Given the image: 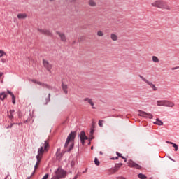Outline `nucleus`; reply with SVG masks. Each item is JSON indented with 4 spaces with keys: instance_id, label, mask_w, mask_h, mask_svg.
Listing matches in <instances>:
<instances>
[{
    "instance_id": "nucleus-1",
    "label": "nucleus",
    "mask_w": 179,
    "mask_h": 179,
    "mask_svg": "<svg viewBox=\"0 0 179 179\" xmlns=\"http://www.w3.org/2000/svg\"><path fill=\"white\" fill-rule=\"evenodd\" d=\"M76 137V131H71L69 134L64 145L66 152H71V150L73 149V146H75V143L73 142L75 141Z\"/></svg>"
},
{
    "instance_id": "nucleus-2",
    "label": "nucleus",
    "mask_w": 179,
    "mask_h": 179,
    "mask_svg": "<svg viewBox=\"0 0 179 179\" xmlns=\"http://www.w3.org/2000/svg\"><path fill=\"white\" fill-rule=\"evenodd\" d=\"M154 8H159V9H166V10H171V7L167 5V3L163 0H157L151 3Z\"/></svg>"
},
{
    "instance_id": "nucleus-3",
    "label": "nucleus",
    "mask_w": 179,
    "mask_h": 179,
    "mask_svg": "<svg viewBox=\"0 0 179 179\" xmlns=\"http://www.w3.org/2000/svg\"><path fill=\"white\" fill-rule=\"evenodd\" d=\"M139 78H141V79L143 80V82H145L147 85H148V86H150L151 87V89H152V90H154V92H156V90H157V87H156V85H155V84H152V82L148 80V79H146L145 77L139 75L138 76Z\"/></svg>"
},
{
    "instance_id": "nucleus-4",
    "label": "nucleus",
    "mask_w": 179,
    "mask_h": 179,
    "mask_svg": "<svg viewBox=\"0 0 179 179\" xmlns=\"http://www.w3.org/2000/svg\"><path fill=\"white\" fill-rule=\"evenodd\" d=\"M42 62L46 71H48V72H51V70L52 69V64H50L49 61L44 59L42 60Z\"/></svg>"
},
{
    "instance_id": "nucleus-5",
    "label": "nucleus",
    "mask_w": 179,
    "mask_h": 179,
    "mask_svg": "<svg viewBox=\"0 0 179 179\" xmlns=\"http://www.w3.org/2000/svg\"><path fill=\"white\" fill-rule=\"evenodd\" d=\"M128 166L131 167V169H136L137 170H141L142 169V166L141 165L135 163V162L132 161V159H130L128 163Z\"/></svg>"
},
{
    "instance_id": "nucleus-6",
    "label": "nucleus",
    "mask_w": 179,
    "mask_h": 179,
    "mask_svg": "<svg viewBox=\"0 0 179 179\" xmlns=\"http://www.w3.org/2000/svg\"><path fill=\"white\" fill-rule=\"evenodd\" d=\"M79 138L82 145H85L86 143L85 141L89 139V138L86 136V133L83 131L80 133Z\"/></svg>"
},
{
    "instance_id": "nucleus-7",
    "label": "nucleus",
    "mask_w": 179,
    "mask_h": 179,
    "mask_svg": "<svg viewBox=\"0 0 179 179\" xmlns=\"http://www.w3.org/2000/svg\"><path fill=\"white\" fill-rule=\"evenodd\" d=\"M138 115L140 117H144L145 118H149V120H153V115L149 113H146L145 111L138 110Z\"/></svg>"
},
{
    "instance_id": "nucleus-8",
    "label": "nucleus",
    "mask_w": 179,
    "mask_h": 179,
    "mask_svg": "<svg viewBox=\"0 0 179 179\" xmlns=\"http://www.w3.org/2000/svg\"><path fill=\"white\" fill-rule=\"evenodd\" d=\"M38 31L41 33V34H44V36H52V32L48 29H38Z\"/></svg>"
},
{
    "instance_id": "nucleus-9",
    "label": "nucleus",
    "mask_w": 179,
    "mask_h": 179,
    "mask_svg": "<svg viewBox=\"0 0 179 179\" xmlns=\"http://www.w3.org/2000/svg\"><path fill=\"white\" fill-rule=\"evenodd\" d=\"M56 34L59 36L62 43H66V36L63 32L56 31Z\"/></svg>"
},
{
    "instance_id": "nucleus-10",
    "label": "nucleus",
    "mask_w": 179,
    "mask_h": 179,
    "mask_svg": "<svg viewBox=\"0 0 179 179\" xmlns=\"http://www.w3.org/2000/svg\"><path fill=\"white\" fill-rule=\"evenodd\" d=\"M44 145L41 146L40 148L38 149V155H36V159H41L43 157V155H44Z\"/></svg>"
},
{
    "instance_id": "nucleus-11",
    "label": "nucleus",
    "mask_w": 179,
    "mask_h": 179,
    "mask_svg": "<svg viewBox=\"0 0 179 179\" xmlns=\"http://www.w3.org/2000/svg\"><path fill=\"white\" fill-rule=\"evenodd\" d=\"M56 176L58 177V178H62V177H65V176H66V171H65L64 170L60 169L58 170L56 172Z\"/></svg>"
},
{
    "instance_id": "nucleus-12",
    "label": "nucleus",
    "mask_w": 179,
    "mask_h": 179,
    "mask_svg": "<svg viewBox=\"0 0 179 179\" xmlns=\"http://www.w3.org/2000/svg\"><path fill=\"white\" fill-rule=\"evenodd\" d=\"M84 101H87L89 104L92 107L93 110H96V107H94V102H93V99L90 98H85Z\"/></svg>"
},
{
    "instance_id": "nucleus-13",
    "label": "nucleus",
    "mask_w": 179,
    "mask_h": 179,
    "mask_svg": "<svg viewBox=\"0 0 179 179\" xmlns=\"http://www.w3.org/2000/svg\"><path fill=\"white\" fill-rule=\"evenodd\" d=\"M175 104L168 100H164V107H174Z\"/></svg>"
},
{
    "instance_id": "nucleus-14",
    "label": "nucleus",
    "mask_w": 179,
    "mask_h": 179,
    "mask_svg": "<svg viewBox=\"0 0 179 179\" xmlns=\"http://www.w3.org/2000/svg\"><path fill=\"white\" fill-rule=\"evenodd\" d=\"M62 89L64 93V94H68V85L62 83Z\"/></svg>"
},
{
    "instance_id": "nucleus-15",
    "label": "nucleus",
    "mask_w": 179,
    "mask_h": 179,
    "mask_svg": "<svg viewBox=\"0 0 179 179\" xmlns=\"http://www.w3.org/2000/svg\"><path fill=\"white\" fill-rule=\"evenodd\" d=\"M116 155L117 157L110 158V160H118V157H121V159H125V157L122 156V154L116 152Z\"/></svg>"
},
{
    "instance_id": "nucleus-16",
    "label": "nucleus",
    "mask_w": 179,
    "mask_h": 179,
    "mask_svg": "<svg viewBox=\"0 0 179 179\" xmlns=\"http://www.w3.org/2000/svg\"><path fill=\"white\" fill-rule=\"evenodd\" d=\"M17 19H26L27 17V14L26 13H19L17 15Z\"/></svg>"
},
{
    "instance_id": "nucleus-17",
    "label": "nucleus",
    "mask_w": 179,
    "mask_h": 179,
    "mask_svg": "<svg viewBox=\"0 0 179 179\" xmlns=\"http://www.w3.org/2000/svg\"><path fill=\"white\" fill-rule=\"evenodd\" d=\"M31 82H32L33 83H36V85H38L39 86H44V83H41L40 81H37V80L36 79H31Z\"/></svg>"
},
{
    "instance_id": "nucleus-18",
    "label": "nucleus",
    "mask_w": 179,
    "mask_h": 179,
    "mask_svg": "<svg viewBox=\"0 0 179 179\" xmlns=\"http://www.w3.org/2000/svg\"><path fill=\"white\" fill-rule=\"evenodd\" d=\"M153 124H155V125H158L159 127H162V125H163V122L160 120V119L157 118L156 122H154Z\"/></svg>"
},
{
    "instance_id": "nucleus-19",
    "label": "nucleus",
    "mask_w": 179,
    "mask_h": 179,
    "mask_svg": "<svg viewBox=\"0 0 179 179\" xmlns=\"http://www.w3.org/2000/svg\"><path fill=\"white\" fill-rule=\"evenodd\" d=\"M110 38L113 41H117L118 40V36L113 33L110 34Z\"/></svg>"
},
{
    "instance_id": "nucleus-20",
    "label": "nucleus",
    "mask_w": 179,
    "mask_h": 179,
    "mask_svg": "<svg viewBox=\"0 0 179 179\" xmlns=\"http://www.w3.org/2000/svg\"><path fill=\"white\" fill-rule=\"evenodd\" d=\"M57 159H61L62 157V153H61V148H58L56 152Z\"/></svg>"
},
{
    "instance_id": "nucleus-21",
    "label": "nucleus",
    "mask_w": 179,
    "mask_h": 179,
    "mask_svg": "<svg viewBox=\"0 0 179 179\" xmlns=\"http://www.w3.org/2000/svg\"><path fill=\"white\" fill-rule=\"evenodd\" d=\"M13 113H15V110H10V111L8 112V117L10 120H13Z\"/></svg>"
},
{
    "instance_id": "nucleus-22",
    "label": "nucleus",
    "mask_w": 179,
    "mask_h": 179,
    "mask_svg": "<svg viewBox=\"0 0 179 179\" xmlns=\"http://www.w3.org/2000/svg\"><path fill=\"white\" fill-rule=\"evenodd\" d=\"M166 143H169L170 145H173V147L175 149V152H177V150H178V145H177V144L171 142V141H166Z\"/></svg>"
},
{
    "instance_id": "nucleus-23",
    "label": "nucleus",
    "mask_w": 179,
    "mask_h": 179,
    "mask_svg": "<svg viewBox=\"0 0 179 179\" xmlns=\"http://www.w3.org/2000/svg\"><path fill=\"white\" fill-rule=\"evenodd\" d=\"M121 166H122V163L116 164L114 167L115 171H118L121 169Z\"/></svg>"
},
{
    "instance_id": "nucleus-24",
    "label": "nucleus",
    "mask_w": 179,
    "mask_h": 179,
    "mask_svg": "<svg viewBox=\"0 0 179 179\" xmlns=\"http://www.w3.org/2000/svg\"><path fill=\"white\" fill-rule=\"evenodd\" d=\"M157 106L164 107V100L157 101Z\"/></svg>"
},
{
    "instance_id": "nucleus-25",
    "label": "nucleus",
    "mask_w": 179,
    "mask_h": 179,
    "mask_svg": "<svg viewBox=\"0 0 179 179\" xmlns=\"http://www.w3.org/2000/svg\"><path fill=\"white\" fill-rule=\"evenodd\" d=\"M6 97H7V95H6V92H1V93H0V99H1V100L6 99Z\"/></svg>"
},
{
    "instance_id": "nucleus-26",
    "label": "nucleus",
    "mask_w": 179,
    "mask_h": 179,
    "mask_svg": "<svg viewBox=\"0 0 179 179\" xmlns=\"http://www.w3.org/2000/svg\"><path fill=\"white\" fill-rule=\"evenodd\" d=\"M152 58L153 62H156V63L160 62L159 57H157V56H152Z\"/></svg>"
},
{
    "instance_id": "nucleus-27",
    "label": "nucleus",
    "mask_w": 179,
    "mask_h": 179,
    "mask_svg": "<svg viewBox=\"0 0 179 179\" xmlns=\"http://www.w3.org/2000/svg\"><path fill=\"white\" fill-rule=\"evenodd\" d=\"M50 147V143H48V141L46 140L45 141V143H44V150H47V148Z\"/></svg>"
},
{
    "instance_id": "nucleus-28",
    "label": "nucleus",
    "mask_w": 179,
    "mask_h": 179,
    "mask_svg": "<svg viewBox=\"0 0 179 179\" xmlns=\"http://www.w3.org/2000/svg\"><path fill=\"white\" fill-rule=\"evenodd\" d=\"M45 104L50 103L51 101V94H48V98L45 99Z\"/></svg>"
},
{
    "instance_id": "nucleus-29",
    "label": "nucleus",
    "mask_w": 179,
    "mask_h": 179,
    "mask_svg": "<svg viewBox=\"0 0 179 179\" xmlns=\"http://www.w3.org/2000/svg\"><path fill=\"white\" fill-rule=\"evenodd\" d=\"M138 177L140 179H146V178H148V177H146V176L145 174H143V173H139L138 175Z\"/></svg>"
},
{
    "instance_id": "nucleus-30",
    "label": "nucleus",
    "mask_w": 179,
    "mask_h": 179,
    "mask_svg": "<svg viewBox=\"0 0 179 179\" xmlns=\"http://www.w3.org/2000/svg\"><path fill=\"white\" fill-rule=\"evenodd\" d=\"M88 4L90 5V6H96V3L93 0H90L88 1Z\"/></svg>"
},
{
    "instance_id": "nucleus-31",
    "label": "nucleus",
    "mask_w": 179,
    "mask_h": 179,
    "mask_svg": "<svg viewBox=\"0 0 179 179\" xmlns=\"http://www.w3.org/2000/svg\"><path fill=\"white\" fill-rule=\"evenodd\" d=\"M43 87H46V89H48L49 90H52V87L48 85V84L44 83Z\"/></svg>"
},
{
    "instance_id": "nucleus-32",
    "label": "nucleus",
    "mask_w": 179,
    "mask_h": 179,
    "mask_svg": "<svg viewBox=\"0 0 179 179\" xmlns=\"http://www.w3.org/2000/svg\"><path fill=\"white\" fill-rule=\"evenodd\" d=\"M37 159V162L34 166V169L36 170V169H37V167H38V164H40V162H41V159L40 158H36Z\"/></svg>"
},
{
    "instance_id": "nucleus-33",
    "label": "nucleus",
    "mask_w": 179,
    "mask_h": 179,
    "mask_svg": "<svg viewBox=\"0 0 179 179\" xmlns=\"http://www.w3.org/2000/svg\"><path fill=\"white\" fill-rule=\"evenodd\" d=\"M94 164H96V166H100V161H99V159H97V157L94 158Z\"/></svg>"
},
{
    "instance_id": "nucleus-34",
    "label": "nucleus",
    "mask_w": 179,
    "mask_h": 179,
    "mask_svg": "<svg viewBox=\"0 0 179 179\" xmlns=\"http://www.w3.org/2000/svg\"><path fill=\"white\" fill-rule=\"evenodd\" d=\"M3 55H6V52H5V51L0 50V58H2V57H3Z\"/></svg>"
},
{
    "instance_id": "nucleus-35",
    "label": "nucleus",
    "mask_w": 179,
    "mask_h": 179,
    "mask_svg": "<svg viewBox=\"0 0 179 179\" xmlns=\"http://www.w3.org/2000/svg\"><path fill=\"white\" fill-rule=\"evenodd\" d=\"M103 122H104V120H100L98 122L99 127H101V128H102V127H103Z\"/></svg>"
},
{
    "instance_id": "nucleus-36",
    "label": "nucleus",
    "mask_w": 179,
    "mask_h": 179,
    "mask_svg": "<svg viewBox=\"0 0 179 179\" xmlns=\"http://www.w3.org/2000/svg\"><path fill=\"white\" fill-rule=\"evenodd\" d=\"M97 36H98L99 37H103V36H104V34L103 33V31H99L97 32Z\"/></svg>"
},
{
    "instance_id": "nucleus-37",
    "label": "nucleus",
    "mask_w": 179,
    "mask_h": 179,
    "mask_svg": "<svg viewBox=\"0 0 179 179\" xmlns=\"http://www.w3.org/2000/svg\"><path fill=\"white\" fill-rule=\"evenodd\" d=\"M12 97V103L13 104H16V98L15 97V95H13Z\"/></svg>"
},
{
    "instance_id": "nucleus-38",
    "label": "nucleus",
    "mask_w": 179,
    "mask_h": 179,
    "mask_svg": "<svg viewBox=\"0 0 179 179\" xmlns=\"http://www.w3.org/2000/svg\"><path fill=\"white\" fill-rule=\"evenodd\" d=\"M93 134H94V129L93 128H91L90 132V136H92Z\"/></svg>"
},
{
    "instance_id": "nucleus-39",
    "label": "nucleus",
    "mask_w": 179,
    "mask_h": 179,
    "mask_svg": "<svg viewBox=\"0 0 179 179\" xmlns=\"http://www.w3.org/2000/svg\"><path fill=\"white\" fill-rule=\"evenodd\" d=\"M110 173H111V174H114V173H117V171H115V169L113 168V169H110L109 170Z\"/></svg>"
},
{
    "instance_id": "nucleus-40",
    "label": "nucleus",
    "mask_w": 179,
    "mask_h": 179,
    "mask_svg": "<svg viewBox=\"0 0 179 179\" xmlns=\"http://www.w3.org/2000/svg\"><path fill=\"white\" fill-rule=\"evenodd\" d=\"M7 93H8V94H10L11 97H13V96H15V94H13V93H12V92H10V91H9V90L7 91Z\"/></svg>"
},
{
    "instance_id": "nucleus-41",
    "label": "nucleus",
    "mask_w": 179,
    "mask_h": 179,
    "mask_svg": "<svg viewBox=\"0 0 179 179\" xmlns=\"http://www.w3.org/2000/svg\"><path fill=\"white\" fill-rule=\"evenodd\" d=\"M48 173H46L43 178L42 179H48Z\"/></svg>"
},
{
    "instance_id": "nucleus-42",
    "label": "nucleus",
    "mask_w": 179,
    "mask_h": 179,
    "mask_svg": "<svg viewBox=\"0 0 179 179\" xmlns=\"http://www.w3.org/2000/svg\"><path fill=\"white\" fill-rule=\"evenodd\" d=\"M71 167H75V162L74 161L71 162Z\"/></svg>"
},
{
    "instance_id": "nucleus-43",
    "label": "nucleus",
    "mask_w": 179,
    "mask_h": 179,
    "mask_svg": "<svg viewBox=\"0 0 179 179\" xmlns=\"http://www.w3.org/2000/svg\"><path fill=\"white\" fill-rule=\"evenodd\" d=\"M176 69H179V66L171 68V71H176Z\"/></svg>"
},
{
    "instance_id": "nucleus-44",
    "label": "nucleus",
    "mask_w": 179,
    "mask_h": 179,
    "mask_svg": "<svg viewBox=\"0 0 179 179\" xmlns=\"http://www.w3.org/2000/svg\"><path fill=\"white\" fill-rule=\"evenodd\" d=\"M92 129H94V128H96V126L94 125V122H92Z\"/></svg>"
},
{
    "instance_id": "nucleus-45",
    "label": "nucleus",
    "mask_w": 179,
    "mask_h": 179,
    "mask_svg": "<svg viewBox=\"0 0 179 179\" xmlns=\"http://www.w3.org/2000/svg\"><path fill=\"white\" fill-rule=\"evenodd\" d=\"M92 139H94V137L93 136V135L92 136H90L89 140L90 141H92Z\"/></svg>"
},
{
    "instance_id": "nucleus-46",
    "label": "nucleus",
    "mask_w": 179,
    "mask_h": 179,
    "mask_svg": "<svg viewBox=\"0 0 179 179\" xmlns=\"http://www.w3.org/2000/svg\"><path fill=\"white\" fill-rule=\"evenodd\" d=\"M51 179H59V178L56 176H53Z\"/></svg>"
},
{
    "instance_id": "nucleus-47",
    "label": "nucleus",
    "mask_w": 179,
    "mask_h": 179,
    "mask_svg": "<svg viewBox=\"0 0 179 179\" xmlns=\"http://www.w3.org/2000/svg\"><path fill=\"white\" fill-rule=\"evenodd\" d=\"M2 75H3V73L1 72L0 73V78L2 77Z\"/></svg>"
},
{
    "instance_id": "nucleus-48",
    "label": "nucleus",
    "mask_w": 179,
    "mask_h": 179,
    "mask_svg": "<svg viewBox=\"0 0 179 179\" xmlns=\"http://www.w3.org/2000/svg\"><path fill=\"white\" fill-rule=\"evenodd\" d=\"M123 160H124V163H127V158L124 157V159H123Z\"/></svg>"
},
{
    "instance_id": "nucleus-49",
    "label": "nucleus",
    "mask_w": 179,
    "mask_h": 179,
    "mask_svg": "<svg viewBox=\"0 0 179 179\" xmlns=\"http://www.w3.org/2000/svg\"><path fill=\"white\" fill-rule=\"evenodd\" d=\"M12 127H13V124H11L9 128H12Z\"/></svg>"
},
{
    "instance_id": "nucleus-50",
    "label": "nucleus",
    "mask_w": 179,
    "mask_h": 179,
    "mask_svg": "<svg viewBox=\"0 0 179 179\" xmlns=\"http://www.w3.org/2000/svg\"><path fill=\"white\" fill-rule=\"evenodd\" d=\"M3 63H5V59L1 60Z\"/></svg>"
},
{
    "instance_id": "nucleus-51",
    "label": "nucleus",
    "mask_w": 179,
    "mask_h": 179,
    "mask_svg": "<svg viewBox=\"0 0 179 179\" xmlns=\"http://www.w3.org/2000/svg\"><path fill=\"white\" fill-rule=\"evenodd\" d=\"M91 149H92V150H93V146H92V147H91Z\"/></svg>"
},
{
    "instance_id": "nucleus-52",
    "label": "nucleus",
    "mask_w": 179,
    "mask_h": 179,
    "mask_svg": "<svg viewBox=\"0 0 179 179\" xmlns=\"http://www.w3.org/2000/svg\"><path fill=\"white\" fill-rule=\"evenodd\" d=\"M100 155H103V152H100Z\"/></svg>"
},
{
    "instance_id": "nucleus-53",
    "label": "nucleus",
    "mask_w": 179,
    "mask_h": 179,
    "mask_svg": "<svg viewBox=\"0 0 179 179\" xmlns=\"http://www.w3.org/2000/svg\"><path fill=\"white\" fill-rule=\"evenodd\" d=\"M73 44H75V41L73 43Z\"/></svg>"
},
{
    "instance_id": "nucleus-54",
    "label": "nucleus",
    "mask_w": 179,
    "mask_h": 179,
    "mask_svg": "<svg viewBox=\"0 0 179 179\" xmlns=\"http://www.w3.org/2000/svg\"><path fill=\"white\" fill-rule=\"evenodd\" d=\"M5 179H6V178H5Z\"/></svg>"
}]
</instances>
